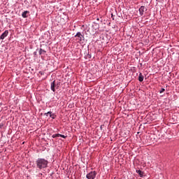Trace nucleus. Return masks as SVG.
Returning <instances> with one entry per match:
<instances>
[{
	"instance_id": "6",
	"label": "nucleus",
	"mask_w": 179,
	"mask_h": 179,
	"mask_svg": "<svg viewBox=\"0 0 179 179\" xmlns=\"http://www.w3.org/2000/svg\"><path fill=\"white\" fill-rule=\"evenodd\" d=\"M9 34V31L6 30L1 36H0V40H3L5 37H7Z\"/></svg>"
},
{
	"instance_id": "8",
	"label": "nucleus",
	"mask_w": 179,
	"mask_h": 179,
	"mask_svg": "<svg viewBox=\"0 0 179 179\" xmlns=\"http://www.w3.org/2000/svg\"><path fill=\"white\" fill-rule=\"evenodd\" d=\"M28 13H30V12H29V11H27V10H25V11H24V12L22 13V16L24 18H26V17H27V14H28Z\"/></svg>"
},
{
	"instance_id": "5",
	"label": "nucleus",
	"mask_w": 179,
	"mask_h": 179,
	"mask_svg": "<svg viewBox=\"0 0 179 179\" xmlns=\"http://www.w3.org/2000/svg\"><path fill=\"white\" fill-rule=\"evenodd\" d=\"M48 114L50 115V118H52V120H55V117H57V115H55V114L52 113V112L51 111L44 113V115L48 117Z\"/></svg>"
},
{
	"instance_id": "3",
	"label": "nucleus",
	"mask_w": 179,
	"mask_h": 179,
	"mask_svg": "<svg viewBox=\"0 0 179 179\" xmlns=\"http://www.w3.org/2000/svg\"><path fill=\"white\" fill-rule=\"evenodd\" d=\"M75 37H78V41H85V36L83 35H82V33L80 32H78L76 34V35L75 36Z\"/></svg>"
},
{
	"instance_id": "12",
	"label": "nucleus",
	"mask_w": 179,
	"mask_h": 179,
	"mask_svg": "<svg viewBox=\"0 0 179 179\" xmlns=\"http://www.w3.org/2000/svg\"><path fill=\"white\" fill-rule=\"evenodd\" d=\"M166 92V90L164 88H162V90L159 91V93H163Z\"/></svg>"
},
{
	"instance_id": "14",
	"label": "nucleus",
	"mask_w": 179,
	"mask_h": 179,
	"mask_svg": "<svg viewBox=\"0 0 179 179\" xmlns=\"http://www.w3.org/2000/svg\"><path fill=\"white\" fill-rule=\"evenodd\" d=\"M59 136H61V134H56V137H57V138H59Z\"/></svg>"
},
{
	"instance_id": "10",
	"label": "nucleus",
	"mask_w": 179,
	"mask_h": 179,
	"mask_svg": "<svg viewBox=\"0 0 179 179\" xmlns=\"http://www.w3.org/2000/svg\"><path fill=\"white\" fill-rule=\"evenodd\" d=\"M136 173L139 174L140 177H143V172L141 170H136Z\"/></svg>"
},
{
	"instance_id": "1",
	"label": "nucleus",
	"mask_w": 179,
	"mask_h": 179,
	"mask_svg": "<svg viewBox=\"0 0 179 179\" xmlns=\"http://www.w3.org/2000/svg\"><path fill=\"white\" fill-rule=\"evenodd\" d=\"M36 164L37 169H39L40 170H43V169H47L48 166V161L43 158H38L36 161Z\"/></svg>"
},
{
	"instance_id": "16",
	"label": "nucleus",
	"mask_w": 179,
	"mask_h": 179,
	"mask_svg": "<svg viewBox=\"0 0 179 179\" xmlns=\"http://www.w3.org/2000/svg\"><path fill=\"white\" fill-rule=\"evenodd\" d=\"M0 33H1V29H0Z\"/></svg>"
},
{
	"instance_id": "13",
	"label": "nucleus",
	"mask_w": 179,
	"mask_h": 179,
	"mask_svg": "<svg viewBox=\"0 0 179 179\" xmlns=\"http://www.w3.org/2000/svg\"><path fill=\"white\" fill-rule=\"evenodd\" d=\"M60 138H64V139H66V136L61 134Z\"/></svg>"
},
{
	"instance_id": "15",
	"label": "nucleus",
	"mask_w": 179,
	"mask_h": 179,
	"mask_svg": "<svg viewBox=\"0 0 179 179\" xmlns=\"http://www.w3.org/2000/svg\"><path fill=\"white\" fill-rule=\"evenodd\" d=\"M52 138H57V134H53V135L52 136Z\"/></svg>"
},
{
	"instance_id": "4",
	"label": "nucleus",
	"mask_w": 179,
	"mask_h": 179,
	"mask_svg": "<svg viewBox=\"0 0 179 179\" xmlns=\"http://www.w3.org/2000/svg\"><path fill=\"white\" fill-rule=\"evenodd\" d=\"M55 88L58 89V86L57 85V84H55V80H54L53 82H52L50 83V89H51V90H52L55 92Z\"/></svg>"
},
{
	"instance_id": "9",
	"label": "nucleus",
	"mask_w": 179,
	"mask_h": 179,
	"mask_svg": "<svg viewBox=\"0 0 179 179\" xmlns=\"http://www.w3.org/2000/svg\"><path fill=\"white\" fill-rule=\"evenodd\" d=\"M143 75H142V73H139V76H138V80L139 82H143Z\"/></svg>"
},
{
	"instance_id": "11",
	"label": "nucleus",
	"mask_w": 179,
	"mask_h": 179,
	"mask_svg": "<svg viewBox=\"0 0 179 179\" xmlns=\"http://www.w3.org/2000/svg\"><path fill=\"white\" fill-rule=\"evenodd\" d=\"M43 52L44 54H45V50H43V49H40L39 50V55H41L43 54Z\"/></svg>"
},
{
	"instance_id": "2",
	"label": "nucleus",
	"mask_w": 179,
	"mask_h": 179,
	"mask_svg": "<svg viewBox=\"0 0 179 179\" xmlns=\"http://www.w3.org/2000/svg\"><path fill=\"white\" fill-rule=\"evenodd\" d=\"M96 176H97V173H96V171H92L90 173L87 174V178L94 179L96 178Z\"/></svg>"
},
{
	"instance_id": "7",
	"label": "nucleus",
	"mask_w": 179,
	"mask_h": 179,
	"mask_svg": "<svg viewBox=\"0 0 179 179\" xmlns=\"http://www.w3.org/2000/svg\"><path fill=\"white\" fill-rule=\"evenodd\" d=\"M139 13L141 15V16H143V13L145 12V10H146V7H145L144 6H141L139 8Z\"/></svg>"
}]
</instances>
